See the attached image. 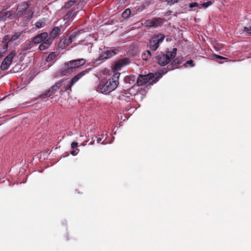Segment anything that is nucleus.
Listing matches in <instances>:
<instances>
[{"instance_id": "nucleus-5", "label": "nucleus", "mask_w": 251, "mask_h": 251, "mask_svg": "<svg viewBox=\"0 0 251 251\" xmlns=\"http://www.w3.org/2000/svg\"><path fill=\"white\" fill-rule=\"evenodd\" d=\"M29 5L28 2H24L21 5L18 7L17 15L21 17L22 16L26 15V18L27 20H30L32 18L33 14V12L28 9Z\"/></svg>"}, {"instance_id": "nucleus-13", "label": "nucleus", "mask_w": 251, "mask_h": 251, "mask_svg": "<svg viewBox=\"0 0 251 251\" xmlns=\"http://www.w3.org/2000/svg\"><path fill=\"white\" fill-rule=\"evenodd\" d=\"M130 63V59L128 58H124L117 60L115 63L114 67V70L119 71L124 67L129 64Z\"/></svg>"}, {"instance_id": "nucleus-14", "label": "nucleus", "mask_w": 251, "mask_h": 251, "mask_svg": "<svg viewBox=\"0 0 251 251\" xmlns=\"http://www.w3.org/2000/svg\"><path fill=\"white\" fill-rule=\"evenodd\" d=\"M117 53L115 50H108L100 54L97 59V61H102L107 59H109Z\"/></svg>"}, {"instance_id": "nucleus-40", "label": "nucleus", "mask_w": 251, "mask_h": 251, "mask_svg": "<svg viewBox=\"0 0 251 251\" xmlns=\"http://www.w3.org/2000/svg\"><path fill=\"white\" fill-rule=\"evenodd\" d=\"M94 141H91V142H90V145H93V144H94Z\"/></svg>"}, {"instance_id": "nucleus-12", "label": "nucleus", "mask_w": 251, "mask_h": 251, "mask_svg": "<svg viewBox=\"0 0 251 251\" xmlns=\"http://www.w3.org/2000/svg\"><path fill=\"white\" fill-rule=\"evenodd\" d=\"M88 73L87 70H84L81 73L75 75L71 80V81L66 85V90H71L72 87L83 76Z\"/></svg>"}, {"instance_id": "nucleus-36", "label": "nucleus", "mask_w": 251, "mask_h": 251, "mask_svg": "<svg viewBox=\"0 0 251 251\" xmlns=\"http://www.w3.org/2000/svg\"><path fill=\"white\" fill-rule=\"evenodd\" d=\"M78 151L79 150L76 149L75 150H74L72 151H71V153L73 155H75L77 154Z\"/></svg>"}, {"instance_id": "nucleus-8", "label": "nucleus", "mask_w": 251, "mask_h": 251, "mask_svg": "<svg viewBox=\"0 0 251 251\" xmlns=\"http://www.w3.org/2000/svg\"><path fill=\"white\" fill-rule=\"evenodd\" d=\"M164 20L161 18H154L152 20H148L145 21L144 25L147 27H156L160 26L163 23Z\"/></svg>"}, {"instance_id": "nucleus-33", "label": "nucleus", "mask_w": 251, "mask_h": 251, "mask_svg": "<svg viewBox=\"0 0 251 251\" xmlns=\"http://www.w3.org/2000/svg\"><path fill=\"white\" fill-rule=\"evenodd\" d=\"M214 56L216 59H225V60L227 59L226 58L222 56H220V55H219L214 54Z\"/></svg>"}, {"instance_id": "nucleus-38", "label": "nucleus", "mask_w": 251, "mask_h": 251, "mask_svg": "<svg viewBox=\"0 0 251 251\" xmlns=\"http://www.w3.org/2000/svg\"><path fill=\"white\" fill-rule=\"evenodd\" d=\"M88 142V141L87 140H85L83 142V143H81V146H85L86 145V144Z\"/></svg>"}, {"instance_id": "nucleus-19", "label": "nucleus", "mask_w": 251, "mask_h": 251, "mask_svg": "<svg viewBox=\"0 0 251 251\" xmlns=\"http://www.w3.org/2000/svg\"><path fill=\"white\" fill-rule=\"evenodd\" d=\"M13 15V12L11 11H7L2 13V15L0 19L2 20H5L6 18H11Z\"/></svg>"}, {"instance_id": "nucleus-24", "label": "nucleus", "mask_w": 251, "mask_h": 251, "mask_svg": "<svg viewBox=\"0 0 251 251\" xmlns=\"http://www.w3.org/2000/svg\"><path fill=\"white\" fill-rule=\"evenodd\" d=\"M35 25L37 28H40L46 25V24L44 21L39 20L35 23Z\"/></svg>"}, {"instance_id": "nucleus-17", "label": "nucleus", "mask_w": 251, "mask_h": 251, "mask_svg": "<svg viewBox=\"0 0 251 251\" xmlns=\"http://www.w3.org/2000/svg\"><path fill=\"white\" fill-rule=\"evenodd\" d=\"M51 38H48L46 41L39 45V49L41 50H44L48 49L52 44Z\"/></svg>"}, {"instance_id": "nucleus-34", "label": "nucleus", "mask_w": 251, "mask_h": 251, "mask_svg": "<svg viewBox=\"0 0 251 251\" xmlns=\"http://www.w3.org/2000/svg\"><path fill=\"white\" fill-rule=\"evenodd\" d=\"M186 64H188L190 65L191 67H193L194 66L193 64V61L192 60H188L186 62Z\"/></svg>"}, {"instance_id": "nucleus-25", "label": "nucleus", "mask_w": 251, "mask_h": 251, "mask_svg": "<svg viewBox=\"0 0 251 251\" xmlns=\"http://www.w3.org/2000/svg\"><path fill=\"white\" fill-rule=\"evenodd\" d=\"M178 62L177 59H175L171 64L172 67L169 70H173L178 67Z\"/></svg>"}, {"instance_id": "nucleus-15", "label": "nucleus", "mask_w": 251, "mask_h": 251, "mask_svg": "<svg viewBox=\"0 0 251 251\" xmlns=\"http://www.w3.org/2000/svg\"><path fill=\"white\" fill-rule=\"evenodd\" d=\"M48 34L47 32H44L34 36L33 38V42L35 44L42 43L43 41H46L48 38Z\"/></svg>"}, {"instance_id": "nucleus-27", "label": "nucleus", "mask_w": 251, "mask_h": 251, "mask_svg": "<svg viewBox=\"0 0 251 251\" xmlns=\"http://www.w3.org/2000/svg\"><path fill=\"white\" fill-rule=\"evenodd\" d=\"M73 5H74V4L72 3V1L70 0L69 1L66 2L65 3V5H64V8L66 9H68Z\"/></svg>"}, {"instance_id": "nucleus-39", "label": "nucleus", "mask_w": 251, "mask_h": 251, "mask_svg": "<svg viewBox=\"0 0 251 251\" xmlns=\"http://www.w3.org/2000/svg\"><path fill=\"white\" fill-rule=\"evenodd\" d=\"M3 54H4L3 52H2L1 51H0V58H1L3 56Z\"/></svg>"}, {"instance_id": "nucleus-35", "label": "nucleus", "mask_w": 251, "mask_h": 251, "mask_svg": "<svg viewBox=\"0 0 251 251\" xmlns=\"http://www.w3.org/2000/svg\"><path fill=\"white\" fill-rule=\"evenodd\" d=\"M53 53H50L49 54V55L48 56L47 58V61H50V60H51L52 59V56H53Z\"/></svg>"}, {"instance_id": "nucleus-30", "label": "nucleus", "mask_w": 251, "mask_h": 251, "mask_svg": "<svg viewBox=\"0 0 251 251\" xmlns=\"http://www.w3.org/2000/svg\"><path fill=\"white\" fill-rule=\"evenodd\" d=\"M243 31L248 34H251V26L249 27H244Z\"/></svg>"}, {"instance_id": "nucleus-3", "label": "nucleus", "mask_w": 251, "mask_h": 251, "mask_svg": "<svg viewBox=\"0 0 251 251\" xmlns=\"http://www.w3.org/2000/svg\"><path fill=\"white\" fill-rule=\"evenodd\" d=\"M86 60L84 58L72 60L64 63L61 70V75H67L70 74L74 69L78 68L84 65L86 63Z\"/></svg>"}, {"instance_id": "nucleus-29", "label": "nucleus", "mask_w": 251, "mask_h": 251, "mask_svg": "<svg viewBox=\"0 0 251 251\" xmlns=\"http://www.w3.org/2000/svg\"><path fill=\"white\" fill-rule=\"evenodd\" d=\"M11 38H10V36L9 35H6L4 36V37H3V42H6V43H8L9 42H11V40H9Z\"/></svg>"}, {"instance_id": "nucleus-32", "label": "nucleus", "mask_w": 251, "mask_h": 251, "mask_svg": "<svg viewBox=\"0 0 251 251\" xmlns=\"http://www.w3.org/2000/svg\"><path fill=\"white\" fill-rule=\"evenodd\" d=\"M199 6V4L197 3V2H192V3H191L189 5V7L190 8H193V7H197Z\"/></svg>"}, {"instance_id": "nucleus-26", "label": "nucleus", "mask_w": 251, "mask_h": 251, "mask_svg": "<svg viewBox=\"0 0 251 251\" xmlns=\"http://www.w3.org/2000/svg\"><path fill=\"white\" fill-rule=\"evenodd\" d=\"M103 137H104V135H100L99 137H98V138H97V142L98 143H101V144H106V142H105L104 140H103L102 142H101V141L102 140V139H103Z\"/></svg>"}, {"instance_id": "nucleus-21", "label": "nucleus", "mask_w": 251, "mask_h": 251, "mask_svg": "<svg viewBox=\"0 0 251 251\" xmlns=\"http://www.w3.org/2000/svg\"><path fill=\"white\" fill-rule=\"evenodd\" d=\"M22 33L21 32H16L14 33V35H13L10 39L9 40H11V41H15L18 39H19V38L20 37L21 34H22Z\"/></svg>"}, {"instance_id": "nucleus-41", "label": "nucleus", "mask_w": 251, "mask_h": 251, "mask_svg": "<svg viewBox=\"0 0 251 251\" xmlns=\"http://www.w3.org/2000/svg\"><path fill=\"white\" fill-rule=\"evenodd\" d=\"M80 137H83V136H80Z\"/></svg>"}, {"instance_id": "nucleus-6", "label": "nucleus", "mask_w": 251, "mask_h": 251, "mask_svg": "<svg viewBox=\"0 0 251 251\" xmlns=\"http://www.w3.org/2000/svg\"><path fill=\"white\" fill-rule=\"evenodd\" d=\"M164 38L165 35L163 34H159L153 36L149 42L150 49L153 51H156Z\"/></svg>"}, {"instance_id": "nucleus-23", "label": "nucleus", "mask_w": 251, "mask_h": 251, "mask_svg": "<svg viewBox=\"0 0 251 251\" xmlns=\"http://www.w3.org/2000/svg\"><path fill=\"white\" fill-rule=\"evenodd\" d=\"M35 45V43L33 42V40L32 39L31 41H29L28 43L25 45L24 49L25 50L30 49L33 47Z\"/></svg>"}, {"instance_id": "nucleus-9", "label": "nucleus", "mask_w": 251, "mask_h": 251, "mask_svg": "<svg viewBox=\"0 0 251 251\" xmlns=\"http://www.w3.org/2000/svg\"><path fill=\"white\" fill-rule=\"evenodd\" d=\"M15 55L14 51H11L3 60L0 65L2 70L7 69L11 64L13 57Z\"/></svg>"}, {"instance_id": "nucleus-10", "label": "nucleus", "mask_w": 251, "mask_h": 251, "mask_svg": "<svg viewBox=\"0 0 251 251\" xmlns=\"http://www.w3.org/2000/svg\"><path fill=\"white\" fill-rule=\"evenodd\" d=\"M61 86L60 83H56L54 85L51 86L48 90L43 94H42L40 97L41 99H45L47 97H49L53 94H54Z\"/></svg>"}, {"instance_id": "nucleus-4", "label": "nucleus", "mask_w": 251, "mask_h": 251, "mask_svg": "<svg viewBox=\"0 0 251 251\" xmlns=\"http://www.w3.org/2000/svg\"><path fill=\"white\" fill-rule=\"evenodd\" d=\"M176 51V48H174L172 51H166L165 53L161 52L155 57L157 62L160 66H164L167 65L173 58L175 57Z\"/></svg>"}, {"instance_id": "nucleus-37", "label": "nucleus", "mask_w": 251, "mask_h": 251, "mask_svg": "<svg viewBox=\"0 0 251 251\" xmlns=\"http://www.w3.org/2000/svg\"><path fill=\"white\" fill-rule=\"evenodd\" d=\"M3 49L6 50L8 49V44L6 43L4 45H3Z\"/></svg>"}, {"instance_id": "nucleus-22", "label": "nucleus", "mask_w": 251, "mask_h": 251, "mask_svg": "<svg viewBox=\"0 0 251 251\" xmlns=\"http://www.w3.org/2000/svg\"><path fill=\"white\" fill-rule=\"evenodd\" d=\"M131 14L129 8H126L122 13V17L125 19L128 18Z\"/></svg>"}, {"instance_id": "nucleus-28", "label": "nucleus", "mask_w": 251, "mask_h": 251, "mask_svg": "<svg viewBox=\"0 0 251 251\" xmlns=\"http://www.w3.org/2000/svg\"><path fill=\"white\" fill-rule=\"evenodd\" d=\"M212 2H211V1H208L207 2H203L201 5L204 8H207L209 6L211 5L212 4Z\"/></svg>"}, {"instance_id": "nucleus-18", "label": "nucleus", "mask_w": 251, "mask_h": 251, "mask_svg": "<svg viewBox=\"0 0 251 251\" xmlns=\"http://www.w3.org/2000/svg\"><path fill=\"white\" fill-rule=\"evenodd\" d=\"M151 57V51L149 50H147L146 52L142 53V58L143 60L147 61L149 60Z\"/></svg>"}, {"instance_id": "nucleus-31", "label": "nucleus", "mask_w": 251, "mask_h": 251, "mask_svg": "<svg viewBox=\"0 0 251 251\" xmlns=\"http://www.w3.org/2000/svg\"><path fill=\"white\" fill-rule=\"evenodd\" d=\"M78 147V143L76 142H73L71 144V148L73 149H75L76 147Z\"/></svg>"}, {"instance_id": "nucleus-2", "label": "nucleus", "mask_w": 251, "mask_h": 251, "mask_svg": "<svg viewBox=\"0 0 251 251\" xmlns=\"http://www.w3.org/2000/svg\"><path fill=\"white\" fill-rule=\"evenodd\" d=\"M167 71L166 69H164L160 70L155 74L150 73L147 75H139L137 83L139 86L143 85L147 82H149L151 84L154 83L162 77L163 75L165 74Z\"/></svg>"}, {"instance_id": "nucleus-11", "label": "nucleus", "mask_w": 251, "mask_h": 251, "mask_svg": "<svg viewBox=\"0 0 251 251\" xmlns=\"http://www.w3.org/2000/svg\"><path fill=\"white\" fill-rule=\"evenodd\" d=\"M88 73L87 70H84L81 73L75 75L71 80V81L66 85V90H71L72 87L83 76Z\"/></svg>"}, {"instance_id": "nucleus-16", "label": "nucleus", "mask_w": 251, "mask_h": 251, "mask_svg": "<svg viewBox=\"0 0 251 251\" xmlns=\"http://www.w3.org/2000/svg\"><path fill=\"white\" fill-rule=\"evenodd\" d=\"M61 29L58 26L54 27L51 32L50 33V37L49 38H51L52 40V42H53V40L56 37L58 36L60 34Z\"/></svg>"}, {"instance_id": "nucleus-20", "label": "nucleus", "mask_w": 251, "mask_h": 251, "mask_svg": "<svg viewBox=\"0 0 251 251\" xmlns=\"http://www.w3.org/2000/svg\"><path fill=\"white\" fill-rule=\"evenodd\" d=\"M75 16V13L74 12V10H71L68 11L67 14L65 15V18L66 19H73V18Z\"/></svg>"}, {"instance_id": "nucleus-1", "label": "nucleus", "mask_w": 251, "mask_h": 251, "mask_svg": "<svg viewBox=\"0 0 251 251\" xmlns=\"http://www.w3.org/2000/svg\"><path fill=\"white\" fill-rule=\"evenodd\" d=\"M121 74L115 73L107 80L100 81L98 86L97 91L103 94H108L115 90L119 84V78Z\"/></svg>"}, {"instance_id": "nucleus-7", "label": "nucleus", "mask_w": 251, "mask_h": 251, "mask_svg": "<svg viewBox=\"0 0 251 251\" xmlns=\"http://www.w3.org/2000/svg\"><path fill=\"white\" fill-rule=\"evenodd\" d=\"M79 34V31L74 32L69 37H62L58 45L59 48L61 49H65L72 43Z\"/></svg>"}]
</instances>
